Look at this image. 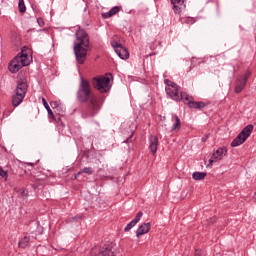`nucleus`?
<instances>
[{
  "label": "nucleus",
  "mask_w": 256,
  "mask_h": 256,
  "mask_svg": "<svg viewBox=\"0 0 256 256\" xmlns=\"http://www.w3.org/2000/svg\"><path fill=\"white\" fill-rule=\"evenodd\" d=\"M81 173H83V172L80 171V172L76 173L75 174V179H77V177H79V175H81Z\"/></svg>",
  "instance_id": "32"
},
{
  "label": "nucleus",
  "mask_w": 256,
  "mask_h": 256,
  "mask_svg": "<svg viewBox=\"0 0 256 256\" xmlns=\"http://www.w3.org/2000/svg\"><path fill=\"white\" fill-rule=\"evenodd\" d=\"M179 97H180V101H183L185 105H189V103L193 101V97L189 96L187 92H181Z\"/></svg>",
  "instance_id": "20"
},
{
  "label": "nucleus",
  "mask_w": 256,
  "mask_h": 256,
  "mask_svg": "<svg viewBox=\"0 0 256 256\" xmlns=\"http://www.w3.org/2000/svg\"><path fill=\"white\" fill-rule=\"evenodd\" d=\"M171 121L172 123H174L172 126V131H177L178 129H181V119H179V116H172Z\"/></svg>",
  "instance_id": "18"
},
{
  "label": "nucleus",
  "mask_w": 256,
  "mask_h": 256,
  "mask_svg": "<svg viewBox=\"0 0 256 256\" xmlns=\"http://www.w3.org/2000/svg\"><path fill=\"white\" fill-rule=\"evenodd\" d=\"M164 83H165V85H167L166 87H177V84H175L173 81H171L169 79H165Z\"/></svg>",
  "instance_id": "27"
},
{
  "label": "nucleus",
  "mask_w": 256,
  "mask_h": 256,
  "mask_svg": "<svg viewBox=\"0 0 256 256\" xmlns=\"http://www.w3.org/2000/svg\"><path fill=\"white\" fill-rule=\"evenodd\" d=\"M89 49H90L89 35L87 34V32H85V30L78 29L76 31L74 53H75L76 60L80 65H83V63H85Z\"/></svg>",
  "instance_id": "2"
},
{
  "label": "nucleus",
  "mask_w": 256,
  "mask_h": 256,
  "mask_svg": "<svg viewBox=\"0 0 256 256\" xmlns=\"http://www.w3.org/2000/svg\"><path fill=\"white\" fill-rule=\"evenodd\" d=\"M102 256H115L117 255V248L113 247V245L108 244L105 245L100 252Z\"/></svg>",
  "instance_id": "11"
},
{
  "label": "nucleus",
  "mask_w": 256,
  "mask_h": 256,
  "mask_svg": "<svg viewBox=\"0 0 256 256\" xmlns=\"http://www.w3.org/2000/svg\"><path fill=\"white\" fill-rule=\"evenodd\" d=\"M81 173H86V175H93V170L89 167H85Z\"/></svg>",
  "instance_id": "28"
},
{
  "label": "nucleus",
  "mask_w": 256,
  "mask_h": 256,
  "mask_svg": "<svg viewBox=\"0 0 256 256\" xmlns=\"http://www.w3.org/2000/svg\"><path fill=\"white\" fill-rule=\"evenodd\" d=\"M25 95H27V83L20 82L17 84L15 94L12 97V105L13 107H19L23 100L25 99Z\"/></svg>",
  "instance_id": "4"
},
{
  "label": "nucleus",
  "mask_w": 256,
  "mask_h": 256,
  "mask_svg": "<svg viewBox=\"0 0 256 256\" xmlns=\"http://www.w3.org/2000/svg\"><path fill=\"white\" fill-rule=\"evenodd\" d=\"M143 217V212H138L135 216V218L126 225V227L124 228L125 232L131 231V229H133V227H135V225H137L138 221H141V218Z\"/></svg>",
  "instance_id": "12"
},
{
  "label": "nucleus",
  "mask_w": 256,
  "mask_h": 256,
  "mask_svg": "<svg viewBox=\"0 0 256 256\" xmlns=\"http://www.w3.org/2000/svg\"><path fill=\"white\" fill-rule=\"evenodd\" d=\"M76 97L80 103H87V101H89L87 110L82 112V117L84 119L95 117V115L99 113L101 105H99L97 97L93 95V90L91 89L89 81L85 79L81 80Z\"/></svg>",
  "instance_id": "1"
},
{
  "label": "nucleus",
  "mask_w": 256,
  "mask_h": 256,
  "mask_svg": "<svg viewBox=\"0 0 256 256\" xmlns=\"http://www.w3.org/2000/svg\"><path fill=\"white\" fill-rule=\"evenodd\" d=\"M116 55L120 57V59L126 60L129 58V50L123 46L116 47Z\"/></svg>",
  "instance_id": "15"
},
{
  "label": "nucleus",
  "mask_w": 256,
  "mask_h": 256,
  "mask_svg": "<svg viewBox=\"0 0 256 256\" xmlns=\"http://www.w3.org/2000/svg\"><path fill=\"white\" fill-rule=\"evenodd\" d=\"M148 231H151V223H144L138 227L136 237H141V235L147 234Z\"/></svg>",
  "instance_id": "14"
},
{
  "label": "nucleus",
  "mask_w": 256,
  "mask_h": 256,
  "mask_svg": "<svg viewBox=\"0 0 256 256\" xmlns=\"http://www.w3.org/2000/svg\"><path fill=\"white\" fill-rule=\"evenodd\" d=\"M42 103L48 112L49 118L53 119L55 117V115L53 114V110H51V107L49 106V104L47 103V100L45 98L42 99Z\"/></svg>",
  "instance_id": "23"
},
{
  "label": "nucleus",
  "mask_w": 256,
  "mask_h": 256,
  "mask_svg": "<svg viewBox=\"0 0 256 256\" xmlns=\"http://www.w3.org/2000/svg\"><path fill=\"white\" fill-rule=\"evenodd\" d=\"M111 45H112V47H113V49H114V51H115V53L117 52V47H122L123 45H121V44H119V43H117V42H111Z\"/></svg>",
  "instance_id": "29"
},
{
  "label": "nucleus",
  "mask_w": 256,
  "mask_h": 256,
  "mask_svg": "<svg viewBox=\"0 0 256 256\" xmlns=\"http://www.w3.org/2000/svg\"><path fill=\"white\" fill-rule=\"evenodd\" d=\"M148 143H149V149L151 151V154L155 156L157 153V149L159 147V138L155 135H150L148 139Z\"/></svg>",
  "instance_id": "9"
},
{
  "label": "nucleus",
  "mask_w": 256,
  "mask_h": 256,
  "mask_svg": "<svg viewBox=\"0 0 256 256\" xmlns=\"http://www.w3.org/2000/svg\"><path fill=\"white\" fill-rule=\"evenodd\" d=\"M90 255L91 256L101 255V250L99 249V247H94L91 249Z\"/></svg>",
  "instance_id": "25"
},
{
  "label": "nucleus",
  "mask_w": 256,
  "mask_h": 256,
  "mask_svg": "<svg viewBox=\"0 0 256 256\" xmlns=\"http://www.w3.org/2000/svg\"><path fill=\"white\" fill-rule=\"evenodd\" d=\"M203 252L201 250H196L194 256H202Z\"/></svg>",
  "instance_id": "31"
},
{
  "label": "nucleus",
  "mask_w": 256,
  "mask_h": 256,
  "mask_svg": "<svg viewBox=\"0 0 256 256\" xmlns=\"http://www.w3.org/2000/svg\"><path fill=\"white\" fill-rule=\"evenodd\" d=\"M31 63V57H29V54L25 52V50H22L16 57H14L9 65L8 69L10 73H17L18 71H21L23 67H27V65H30Z\"/></svg>",
  "instance_id": "3"
},
{
  "label": "nucleus",
  "mask_w": 256,
  "mask_h": 256,
  "mask_svg": "<svg viewBox=\"0 0 256 256\" xmlns=\"http://www.w3.org/2000/svg\"><path fill=\"white\" fill-rule=\"evenodd\" d=\"M50 107L58 111V113L59 111H63V104L59 100L50 102Z\"/></svg>",
  "instance_id": "22"
},
{
  "label": "nucleus",
  "mask_w": 256,
  "mask_h": 256,
  "mask_svg": "<svg viewBox=\"0 0 256 256\" xmlns=\"http://www.w3.org/2000/svg\"><path fill=\"white\" fill-rule=\"evenodd\" d=\"M202 141H203V142L207 141V138H202Z\"/></svg>",
  "instance_id": "33"
},
{
  "label": "nucleus",
  "mask_w": 256,
  "mask_h": 256,
  "mask_svg": "<svg viewBox=\"0 0 256 256\" xmlns=\"http://www.w3.org/2000/svg\"><path fill=\"white\" fill-rule=\"evenodd\" d=\"M205 177H207L206 172H194L192 174V179H194V181H203V179H205Z\"/></svg>",
  "instance_id": "21"
},
{
  "label": "nucleus",
  "mask_w": 256,
  "mask_h": 256,
  "mask_svg": "<svg viewBox=\"0 0 256 256\" xmlns=\"http://www.w3.org/2000/svg\"><path fill=\"white\" fill-rule=\"evenodd\" d=\"M31 241V237L29 236H24L18 243V247H20V249H27V247H29V243Z\"/></svg>",
  "instance_id": "19"
},
{
  "label": "nucleus",
  "mask_w": 256,
  "mask_h": 256,
  "mask_svg": "<svg viewBox=\"0 0 256 256\" xmlns=\"http://www.w3.org/2000/svg\"><path fill=\"white\" fill-rule=\"evenodd\" d=\"M37 23L40 27H43V25H45V21H43V18H38Z\"/></svg>",
  "instance_id": "30"
},
{
  "label": "nucleus",
  "mask_w": 256,
  "mask_h": 256,
  "mask_svg": "<svg viewBox=\"0 0 256 256\" xmlns=\"http://www.w3.org/2000/svg\"><path fill=\"white\" fill-rule=\"evenodd\" d=\"M188 107L190 109H205V107H207V104L203 101H191V102H188Z\"/></svg>",
  "instance_id": "17"
},
{
  "label": "nucleus",
  "mask_w": 256,
  "mask_h": 256,
  "mask_svg": "<svg viewBox=\"0 0 256 256\" xmlns=\"http://www.w3.org/2000/svg\"><path fill=\"white\" fill-rule=\"evenodd\" d=\"M94 89L100 91V93H108L111 91V77L100 76L99 78L93 79Z\"/></svg>",
  "instance_id": "5"
},
{
  "label": "nucleus",
  "mask_w": 256,
  "mask_h": 256,
  "mask_svg": "<svg viewBox=\"0 0 256 256\" xmlns=\"http://www.w3.org/2000/svg\"><path fill=\"white\" fill-rule=\"evenodd\" d=\"M166 93L173 101H181L179 96V86L166 87Z\"/></svg>",
  "instance_id": "10"
},
{
  "label": "nucleus",
  "mask_w": 256,
  "mask_h": 256,
  "mask_svg": "<svg viewBox=\"0 0 256 256\" xmlns=\"http://www.w3.org/2000/svg\"><path fill=\"white\" fill-rule=\"evenodd\" d=\"M227 147L222 146L219 147L211 156L209 159V165L213 166V163H217V161H221L225 155H227Z\"/></svg>",
  "instance_id": "7"
},
{
  "label": "nucleus",
  "mask_w": 256,
  "mask_h": 256,
  "mask_svg": "<svg viewBox=\"0 0 256 256\" xmlns=\"http://www.w3.org/2000/svg\"><path fill=\"white\" fill-rule=\"evenodd\" d=\"M0 177H2V179H5V181H7L9 174L7 173V171L3 170V168L0 167Z\"/></svg>",
  "instance_id": "26"
},
{
  "label": "nucleus",
  "mask_w": 256,
  "mask_h": 256,
  "mask_svg": "<svg viewBox=\"0 0 256 256\" xmlns=\"http://www.w3.org/2000/svg\"><path fill=\"white\" fill-rule=\"evenodd\" d=\"M185 1L187 0H171L174 13H181V9H185Z\"/></svg>",
  "instance_id": "13"
},
{
  "label": "nucleus",
  "mask_w": 256,
  "mask_h": 256,
  "mask_svg": "<svg viewBox=\"0 0 256 256\" xmlns=\"http://www.w3.org/2000/svg\"><path fill=\"white\" fill-rule=\"evenodd\" d=\"M251 75L250 71H246L243 76H240L236 80V86H235V93H241L245 89V86L247 85V80L249 79Z\"/></svg>",
  "instance_id": "8"
},
{
  "label": "nucleus",
  "mask_w": 256,
  "mask_h": 256,
  "mask_svg": "<svg viewBox=\"0 0 256 256\" xmlns=\"http://www.w3.org/2000/svg\"><path fill=\"white\" fill-rule=\"evenodd\" d=\"M254 126L253 124L247 125L239 134L238 136L231 142V147H239V145H243L251 134L253 133Z\"/></svg>",
  "instance_id": "6"
},
{
  "label": "nucleus",
  "mask_w": 256,
  "mask_h": 256,
  "mask_svg": "<svg viewBox=\"0 0 256 256\" xmlns=\"http://www.w3.org/2000/svg\"><path fill=\"white\" fill-rule=\"evenodd\" d=\"M121 11V7L114 6L112 7L108 12L103 13L102 17L103 19H109L110 17H113V15H117Z\"/></svg>",
  "instance_id": "16"
},
{
  "label": "nucleus",
  "mask_w": 256,
  "mask_h": 256,
  "mask_svg": "<svg viewBox=\"0 0 256 256\" xmlns=\"http://www.w3.org/2000/svg\"><path fill=\"white\" fill-rule=\"evenodd\" d=\"M18 9H19L20 13H25L27 11V7H25V1L24 0H19Z\"/></svg>",
  "instance_id": "24"
}]
</instances>
